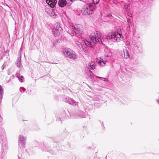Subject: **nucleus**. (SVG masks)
Segmentation results:
<instances>
[{
	"label": "nucleus",
	"instance_id": "nucleus-1",
	"mask_svg": "<svg viewBox=\"0 0 159 159\" xmlns=\"http://www.w3.org/2000/svg\"><path fill=\"white\" fill-rule=\"evenodd\" d=\"M100 34L98 31H96V33L93 32L89 36L88 39L84 40V42L82 41V42L80 41V39H78L76 42V44L82 52H87V47L92 48L97 42L103 44V39Z\"/></svg>",
	"mask_w": 159,
	"mask_h": 159
},
{
	"label": "nucleus",
	"instance_id": "nucleus-2",
	"mask_svg": "<svg viewBox=\"0 0 159 159\" xmlns=\"http://www.w3.org/2000/svg\"><path fill=\"white\" fill-rule=\"evenodd\" d=\"M93 3L87 4L84 5L81 10L82 13L85 15L92 13L95 9V5L98 3L99 0H93Z\"/></svg>",
	"mask_w": 159,
	"mask_h": 159
},
{
	"label": "nucleus",
	"instance_id": "nucleus-3",
	"mask_svg": "<svg viewBox=\"0 0 159 159\" xmlns=\"http://www.w3.org/2000/svg\"><path fill=\"white\" fill-rule=\"evenodd\" d=\"M46 2L48 5L49 8L46 7V12L48 14L53 18H56L57 17V11H55L52 7H54L57 3L56 0H46Z\"/></svg>",
	"mask_w": 159,
	"mask_h": 159
},
{
	"label": "nucleus",
	"instance_id": "nucleus-4",
	"mask_svg": "<svg viewBox=\"0 0 159 159\" xmlns=\"http://www.w3.org/2000/svg\"><path fill=\"white\" fill-rule=\"evenodd\" d=\"M79 31V33L82 34L83 33V27L80 25H76L74 26L70 25L66 28V30L71 35L74 36L77 34V33L75 31Z\"/></svg>",
	"mask_w": 159,
	"mask_h": 159
},
{
	"label": "nucleus",
	"instance_id": "nucleus-5",
	"mask_svg": "<svg viewBox=\"0 0 159 159\" xmlns=\"http://www.w3.org/2000/svg\"><path fill=\"white\" fill-rule=\"evenodd\" d=\"M62 52L65 56L70 59L75 60L77 57V56L75 52L70 48H64L62 50Z\"/></svg>",
	"mask_w": 159,
	"mask_h": 159
},
{
	"label": "nucleus",
	"instance_id": "nucleus-6",
	"mask_svg": "<svg viewBox=\"0 0 159 159\" xmlns=\"http://www.w3.org/2000/svg\"><path fill=\"white\" fill-rule=\"evenodd\" d=\"M120 30L117 32V34L115 32L109 33L107 35L106 39L107 40L112 39L113 42L116 41L118 42L120 41L122 36Z\"/></svg>",
	"mask_w": 159,
	"mask_h": 159
},
{
	"label": "nucleus",
	"instance_id": "nucleus-7",
	"mask_svg": "<svg viewBox=\"0 0 159 159\" xmlns=\"http://www.w3.org/2000/svg\"><path fill=\"white\" fill-rule=\"evenodd\" d=\"M86 76L90 78V80L93 82H94L95 80V79H94L93 74L90 70H88L86 71Z\"/></svg>",
	"mask_w": 159,
	"mask_h": 159
},
{
	"label": "nucleus",
	"instance_id": "nucleus-8",
	"mask_svg": "<svg viewBox=\"0 0 159 159\" xmlns=\"http://www.w3.org/2000/svg\"><path fill=\"white\" fill-rule=\"evenodd\" d=\"M65 102L73 106H75L78 102H76L71 98H66L65 100Z\"/></svg>",
	"mask_w": 159,
	"mask_h": 159
},
{
	"label": "nucleus",
	"instance_id": "nucleus-9",
	"mask_svg": "<svg viewBox=\"0 0 159 159\" xmlns=\"http://www.w3.org/2000/svg\"><path fill=\"white\" fill-rule=\"evenodd\" d=\"M19 144H21L22 147H24V145L25 143L26 138L23 136L19 135Z\"/></svg>",
	"mask_w": 159,
	"mask_h": 159
},
{
	"label": "nucleus",
	"instance_id": "nucleus-10",
	"mask_svg": "<svg viewBox=\"0 0 159 159\" xmlns=\"http://www.w3.org/2000/svg\"><path fill=\"white\" fill-rule=\"evenodd\" d=\"M111 51V49H110L106 48L105 50V56L107 57H111L112 56Z\"/></svg>",
	"mask_w": 159,
	"mask_h": 159
},
{
	"label": "nucleus",
	"instance_id": "nucleus-11",
	"mask_svg": "<svg viewBox=\"0 0 159 159\" xmlns=\"http://www.w3.org/2000/svg\"><path fill=\"white\" fill-rule=\"evenodd\" d=\"M121 55L122 57L125 58H128L130 57V55L128 51L127 50H124L122 53Z\"/></svg>",
	"mask_w": 159,
	"mask_h": 159
},
{
	"label": "nucleus",
	"instance_id": "nucleus-12",
	"mask_svg": "<svg viewBox=\"0 0 159 159\" xmlns=\"http://www.w3.org/2000/svg\"><path fill=\"white\" fill-rule=\"evenodd\" d=\"M67 4L66 0H59L58 5L61 7H63Z\"/></svg>",
	"mask_w": 159,
	"mask_h": 159
},
{
	"label": "nucleus",
	"instance_id": "nucleus-13",
	"mask_svg": "<svg viewBox=\"0 0 159 159\" xmlns=\"http://www.w3.org/2000/svg\"><path fill=\"white\" fill-rule=\"evenodd\" d=\"M134 27V24L133 23L130 22V24H127L126 25V29L128 31H131V28H132L133 30Z\"/></svg>",
	"mask_w": 159,
	"mask_h": 159
},
{
	"label": "nucleus",
	"instance_id": "nucleus-14",
	"mask_svg": "<svg viewBox=\"0 0 159 159\" xmlns=\"http://www.w3.org/2000/svg\"><path fill=\"white\" fill-rule=\"evenodd\" d=\"M52 29L55 30H58L62 31V29L60 26V24L58 23H57L55 24Z\"/></svg>",
	"mask_w": 159,
	"mask_h": 159
},
{
	"label": "nucleus",
	"instance_id": "nucleus-15",
	"mask_svg": "<svg viewBox=\"0 0 159 159\" xmlns=\"http://www.w3.org/2000/svg\"><path fill=\"white\" fill-rule=\"evenodd\" d=\"M61 30H55L52 29V33L53 34L55 37H57L59 36L60 34V32H61Z\"/></svg>",
	"mask_w": 159,
	"mask_h": 159
},
{
	"label": "nucleus",
	"instance_id": "nucleus-16",
	"mask_svg": "<svg viewBox=\"0 0 159 159\" xmlns=\"http://www.w3.org/2000/svg\"><path fill=\"white\" fill-rule=\"evenodd\" d=\"M88 65L90 67V68L92 70L95 69L96 68V65L94 62L91 61L89 62Z\"/></svg>",
	"mask_w": 159,
	"mask_h": 159
},
{
	"label": "nucleus",
	"instance_id": "nucleus-17",
	"mask_svg": "<svg viewBox=\"0 0 159 159\" xmlns=\"http://www.w3.org/2000/svg\"><path fill=\"white\" fill-rule=\"evenodd\" d=\"M107 59L106 58V60H103V59H102V60H100L98 62V63L99 64H100L102 66H104L106 62V60Z\"/></svg>",
	"mask_w": 159,
	"mask_h": 159
},
{
	"label": "nucleus",
	"instance_id": "nucleus-18",
	"mask_svg": "<svg viewBox=\"0 0 159 159\" xmlns=\"http://www.w3.org/2000/svg\"><path fill=\"white\" fill-rule=\"evenodd\" d=\"M130 4L129 3H126L124 6V9L126 11H128L130 8Z\"/></svg>",
	"mask_w": 159,
	"mask_h": 159
},
{
	"label": "nucleus",
	"instance_id": "nucleus-19",
	"mask_svg": "<svg viewBox=\"0 0 159 159\" xmlns=\"http://www.w3.org/2000/svg\"><path fill=\"white\" fill-rule=\"evenodd\" d=\"M20 58H18L16 61V65L18 67H19L20 66L21 63H20Z\"/></svg>",
	"mask_w": 159,
	"mask_h": 159
},
{
	"label": "nucleus",
	"instance_id": "nucleus-20",
	"mask_svg": "<svg viewBox=\"0 0 159 159\" xmlns=\"http://www.w3.org/2000/svg\"><path fill=\"white\" fill-rule=\"evenodd\" d=\"M16 75L17 77L18 78H20V79H19V80L21 82L23 81L24 78L22 76H21V77H19V75L18 74H16Z\"/></svg>",
	"mask_w": 159,
	"mask_h": 159
},
{
	"label": "nucleus",
	"instance_id": "nucleus-21",
	"mask_svg": "<svg viewBox=\"0 0 159 159\" xmlns=\"http://www.w3.org/2000/svg\"><path fill=\"white\" fill-rule=\"evenodd\" d=\"M3 94V91L2 87L0 85V96H2Z\"/></svg>",
	"mask_w": 159,
	"mask_h": 159
},
{
	"label": "nucleus",
	"instance_id": "nucleus-22",
	"mask_svg": "<svg viewBox=\"0 0 159 159\" xmlns=\"http://www.w3.org/2000/svg\"><path fill=\"white\" fill-rule=\"evenodd\" d=\"M25 90V89L24 87H21L20 88V90L21 92H24Z\"/></svg>",
	"mask_w": 159,
	"mask_h": 159
},
{
	"label": "nucleus",
	"instance_id": "nucleus-23",
	"mask_svg": "<svg viewBox=\"0 0 159 159\" xmlns=\"http://www.w3.org/2000/svg\"><path fill=\"white\" fill-rule=\"evenodd\" d=\"M66 1L68 5L71 4V2H73L72 0H66Z\"/></svg>",
	"mask_w": 159,
	"mask_h": 159
},
{
	"label": "nucleus",
	"instance_id": "nucleus-24",
	"mask_svg": "<svg viewBox=\"0 0 159 159\" xmlns=\"http://www.w3.org/2000/svg\"><path fill=\"white\" fill-rule=\"evenodd\" d=\"M126 18H127V24H129V23H130V18L129 17H126Z\"/></svg>",
	"mask_w": 159,
	"mask_h": 159
},
{
	"label": "nucleus",
	"instance_id": "nucleus-25",
	"mask_svg": "<svg viewBox=\"0 0 159 159\" xmlns=\"http://www.w3.org/2000/svg\"><path fill=\"white\" fill-rule=\"evenodd\" d=\"M127 16L129 17V18H132V15L130 12H128L127 14Z\"/></svg>",
	"mask_w": 159,
	"mask_h": 159
},
{
	"label": "nucleus",
	"instance_id": "nucleus-26",
	"mask_svg": "<svg viewBox=\"0 0 159 159\" xmlns=\"http://www.w3.org/2000/svg\"><path fill=\"white\" fill-rule=\"evenodd\" d=\"M96 78H99L101 79H104L105 80H106V78H102V77H100L99 76H96Z\"/></svg>",
	"mask_w": 159,
	"mask_h": 159
},
{
	"label": "nucleus",
	"instance_id": "nucleus-27",
	"mask_svg": "<svg viewBox=\"0 0 159 159\" xmlns=\"http://www.w3.org/2000/svg\"><path fill=\"white\" fill-rule=\"evenodd\" d=\"M26 92L28 94H30L31 92V90H28L26 91Z\"/></svg>",
	"mask_w": 159,
	"mask_h": 159
},
{
	"label": "nucleus",
	"instance_id": "nucleus-28",
	"mask_svg": "<svg viewBox=\"0 0 159 159\" xmlns=\"http://www.w3.org/2000/svg\"><path fill=\"white\" fill-rule=\"evenodd\" d=\"M111 15H108L106 16H105L106 17H111Z\"/></svg>",
	"mask_w": 159,
	"mask_h": 159
},
{
	"label": "nucleus",
	"instance_id": "nucleus-29",
	"mask_svg": "<svg viewBox=\"0 0 159 159\" xmlns=\"http://www.w3.org/2000/svg\"><path fill=\"white\" fill-rule=\"evenodd\" d=\"M130 44V43L129 41H127L126 42V44L129 45Z\"/></svg>",
	"mask_w": 159,
	"mask_h": 159
},
{
	"label": "nucleus",
	"instance_id": "nucleus-30",
	"mask_svg": "<svg viewBox=\"0 0 159 159\" xmlns=\"http://www.w3.org/2000/svg\"><path fill=\"white\" fill-rule=\"evenodd\" d=\"M81 34V35L80 36V37H79V38H80V37L81 38H83V36L82 35V34Z\"/></svg>",
	"mask_w": 159,
	"mask_h": 159
},
{
	"label": "nucleus",
	"instance_id": "nucleus-31",
	"mask_svg": "<svg viewBox=\"0 0 159 159\" xmlns=\"http://www.w3.org/2000/svg\"><path fill=\"white\" fill-rule=\"evenodd\" d=\"M157 102H158V103L159 104V100H157Z\"/></svg>",
	"mask_w": 159,
	"mask_h": 159
},
{
	"label": "nucleus",
	"instance_id": "nucleus-32",
	"mask_svg": "<svg viewBox=\"0 0 159 159\" xmlns=\"http://www.w3.org/2000/svg\"><path fill=\"white\" fill-rule=\"evenodd\" d=\"M82 117H85V116H81Z\"/></svg>",
	"mask_w": 159,
	"mask_h": 159
},
{
	"label": "nucleus",
	"instance_id": "nucleus-33",
	"mask_svg": "<svg viewBox=\"0 0 159 159\" xmlns=\"http://www.w3.org/2000/svg\"><path fill=\"white\" fill-rule=\"evenodd\" d=\"M18 159H20V157H18Z\"/></svg>",
	"mask_w": 159,
	"mask_h": 159
},
{
	"label": "nucleus",
	"instance_id": "nucleus-34",
	"mask_svg": "<svg viewBox=\"0 0 159 159\" xmlns=\"http://www.w3.org/2000/svg\"><path fill=\"white\" fill-rule=\"evenodd\" d=\"M3 69H4V68H3H3H2V70H3Z\"/></svg>",
	"mask_w": 159,
	"mask_h": 159
}]
</instances>
